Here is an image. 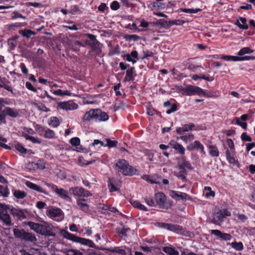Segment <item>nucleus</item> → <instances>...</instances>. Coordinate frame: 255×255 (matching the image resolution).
I'll use <instances>...</instances> for the list:
<instances>
[{
  "label": "nucleus",
  "mask_w": 255,
  "mask_h": 255,
  "mask_svg": "<svg viewBox=\"0 0 255 255\" xmlns=\"http://www.w3.org/2000/svg\"><path fill=\"white\" fill-rule=\"evenodd\" d=\"M195 127L194 124L190 123L187 124L182 125L181 127H177L176 129V132L178 134L183 135L186 132L192 131Z\"/></svg>",
  "instance_id": "13"
},
{
  "label": "nucleus",
  "mask_w": 255,
  "mask_h": 255,
  "mask_svg": "<svg viewBox=\"0 0 255 255\" xmlns=\"http://www.w3.org/2000/svg\"><path fill=\"white\" fill-rule=\"evenodd\" d=\"M208 58H213L214 59H220L227 61H232V55H227L224 54H214L208 56Z\"/></svg>",
  "instance_id": "30"
},
{
  "label": "nucleus",
  "mask_w": 255,
  "mask_h": 255,
  "mask_svg": "<svg viewBox=\"0 0 255 255\" xmlns=\"http://www.w3.org/2000/svg\"><path fill=\"white\" fill-rule=\"evenodd\" d=\"M254 57L250 56H245L242 57H239L237 56L232 55V61H241L245 60H253Z\"/></svg>",
  "instance_id": "34"
},
{
  "label": "nucleus",
  "mask_w": 255,
  "mask_h": 255,
  "mask_svg": "<svg viewBox=\"0 0 255 255\" xmlns=\"http://www.w3.org/2000/svg\"><path fill=\"white\" fill-rule=\"evenodd\" d=\"M182 90L187 96L205 94V92L203 89L199 87L192 86L191 85H187L185 88H183Z\"/></svg>",
  "instance_id": "8"
},
{
  "label": "nucleus",
  "mask_w": 255,
  "mask_h": 255,
  "mask_svg": "<svg viewBox=\"0 0 255 255\" xmlns=\"http://www.w3.org/2000/svg\"><path fill=\"white\" fill-rule=\"evenodd\" d=\"M63 237L68 240L72 242L79 243L82 245L87 246L91 248H96V246L91 240L78 237L72 234L67 230H62L61 231Z\"/></svg>",
  "instance_id": "4"
},
{
  "label": "nucleus",
  "mask_w": 255,
  "mask_h": 255,
  "mask_svg": "<svg viewBox=\"0 0 255 255\" xmlns=\"http://www.w3.org/2000/svg\"><path fill=\"white\" fill-rule=\"evenodd\" d=\"M26 212V210L24 209H16L13 207L10 209V214L14 217H16L19 220L24 219L26 218L25 215Z\"/></svg>",
  "instance_id": "17"
},
{
  "label": "nucleus",
  "mask_w": 255,
  "mask_h": 255,
  "mask_svg": "<svg viewBox=\"0 0 255 255\" xmlns=\"http://www.w3.org/2000/svg\"><path fill=\"white\" fill-rule=\"evenodd\" d=\"M169 196L173 199L176 201H188L191 200V197L186 193L177 191L175 190H170L169 192Z\"/></svg>",
  "instance_id": "11"
},
{
  "label": "nucleus",
  "mask_w": 255,
  "mask_h": 255,
  "mask_svg": "<svg viewBox=\"0 0 255 255\" xmlns=\"http://www.w3.org/2000/svg\"><path fill=\"white\" fill-rule=\"evenodd\" d=\"M144 201L149 206L155 207L156 205L155 201L152 198L146 197L144 198Z\"/></svg>",
  "instance_id": "52"
},
{
  "label": "nucleus",
  "mask_w": 255,
  "mask_h": 255,
  "mask_svg": "<svg viewBox=\"0 0 255 255\" xmlns=\"http://www.w3.org/2000/svg\"><path fill=\"white\" fill-rule=\"evenodd\" d=\"M0 219L8 226L12 224L10 217L7 211V206L5 205L0 204Z\"/></svg>",
  "instance_id": "10"
},
{
  "label": "nucleus",
  "mask_w": 255,
  "mask_h": 255,
  "mask_svg": "<svg viewBox=\"0 0 255 255\" xmlns=\"http://www.w3.org/2000/svg\"><path fill=\"white\" fill-rule=\"evenodd\" d=\"M43 136L48 139L54 138L55 137V133L54 130L47 128L45 131Z\"/></svg>",
  "instance_id": "39"
},
{
  "label": "nucleus",
  "mask_w": 255,
  "mask_h": 255,
  "mask_svg": "<svg viewBox=\"0 0 255 255\" xmlns=\"http://www.w3.org/2000/svg\"><path fill=\"white\" fill-rule=\"evenodd\" d=\"M13 195L17 199H23L26 196L27 194L23 191L17 190H14L13 192Z\"/></svg>",
  "instance_id": "45"
},
{
  "label": "nucleus",
  "mask_w": 255,
  "mask_h": 255,
  "mask_svg": "<svg viewBox=\"0 0 255 255\" xmlns=\"http://www.w3.org/2000/svg\"><path fill=\"white\" fill-rule=\"evenodd\" d=\"M177 165L179 169H183V167H185L190 170L193 169V167L190 162L186 160L185 157L179 158L178 159Z\"/></svg>",
  "instance_id": "19"
},
{
  "label": "nucleus",
  "mask_w": 255,
  "mask_h": 255,
  "mask_svg": "<svg viewBox=\"0 0 255 255\" xmlns=\"http://www.w3.org/2000/svg\"><path fill=\"white\" fill-rule=\"evenodd\" d=\"M254 52V50L251 49L248 47H245L241 48L238 52V55L239 56H243L246 54H251Z\"/></svg>",
  "instance_id": "42"
},
{
  "label": "nucleus",
  "mask_w": 255,
  "mask_h": 255,
  "mask_svg": "<svg viewBox=\"0 0 255 255\" xmlns=\"http://www.w3.org/2000/svg\"><path fill=\"white\" fill-rule=\"evenodd\" d=\"M25 224L36 233L46 237H55V233L49 225H45L31 221L25 222Z\"/></svg>",
  "instance_id": "2"
},
{
  "label": "nucleus",
  "mask_w": 255,
  "mask_h": 255,
  "mask_svg": "<svg viewBox=\"0 0 255 255\" xmlns=\"http://www.w3.org/2000/svg\"><path fill=\"white\" fill-rule=\"evenodd\" d=\"M231 246L233 249L238 251H242L244 249V245L242 242H232L231 244Z\"/></svg>",
  "instance_id": "43"
},
{
  "label": "nucleus",
  "mask_w": 255,
  "mask_h": 255,
  "mask_svg": "<svg viewBox=\"0 0 255 255\" xmlns=\"http://www.w3.org/2000/svg\"><path fill=\"white\" fill-rule=\"evenodd\" d=\"M13 233L16 238L26 242L35 244L37 241L34 234L26 232L24 229L14 228L13 229Z\"/></svg>",
  "instance_id": "6"
},
{
  "label": "nucleus",
  "mask_w": 255,
  "mask_h": 255,
  "mask_svg": "<svg viewBox=\"0 0 255 255\" xmlns=\"http://www.w3.org/2000/svg\"><path fill=\"white\" fill-rule=\"evenodd\" d=\"M85 199L79 198L76 200V202L80 209L85 213H87L89 211V205L86 203Z\"/></svg>",
  "instance_id": "24"
},
{
  "label": "nucleus",
  "mask_w": 255,
  "mask_h": 255,
  "mask_svg": "<svg viewBox=\"0 0 255 255\" xmlns=\"http://www.w3.org/2000/svg\"><path fill=\"white\" fill-rule=\"evenodd\" d=\"M86 36L89 39H86L85 43L90 47V52L93 53L95 56H100L102 53L103 45L97 40L96 35L87 33Z\"/></svg>",
  "instance_id": "5"
},
{
  "label": "nucleus",
  "mask_w": 255,
  "mask_h": 255,
  "mask_svg": "<svg viewBox=\"0 0 255 255\" xmlns=\"http://www.w3.org/2000/svg\"><path fill=\"white\" fill-rule=\"evenodd\" d=\"M45 168V163L41 160H39L37 162H36V168L43 169Z\"/></svg>",
  "instance_id": "61"
},
{
  "label": "nucleus",
  "mask_w": 255,
  "mask_h": 255,
  "mask_svg": "<svg viewBox=\"0 0 255 255\" xmlns=\"http://www.w3.org/2000/svg\"><path fill=\"white\" fill-rule=\"evenodd\" d=\"M162 251L169 255H179V254L177 250L171 247H163Z\"/></svg>",
  "instance_id": "33"
},
{
  "label": "nucleus",
  "mask_w": 255,
  "mask_h": 255,
  "mask_svg": "<svg viewBox=\"0 0 255 255\" xmlns=\"http://www.w3.org/2000/svg\"><path fill=\"white\" fill-rule=\"evenodd\" d=\"M143 56L141 58L142 59L144 58H148V57H151L153 56L154 53L152 51L146 50L143 51Z\"/></svg>",
  "instance_id": "58"
},
{
  "label": "nucleus",
  "mask_w": 255,
  "mask_h": 255,
  "mask_svg": "<svg viewBox=\"0 0 255 255\" xmlns=\"http://www.w3.org/2000/svg\"><path fill=\"white\" fill-rule=\"evenodd\" d=\"M108 251L113 253H119L121 254H124L125 253V251L123 249H117V248L108 249Z\"/></svg>",
  "instance_id": "60"
},
{
  "label": "nucleus",
  "mask_w": 255,
  "mask_h": 255,
  "mask_svg": "<svg viewBox=\"0 0 255 255\" xmlns=\"http://www.w3.org/2000/svg\"><path fill=\"white\" fill-rule=\"evenodd\" d=\"M154 197L156 205H159L160 207H163L166 200L165 195L162 192H158L155 194Z\"/></svg>",
  "instance_id": "20"
},
{
  "label": "nucleus",
  "mask_w": 255,
  "mask_h": 255,
  "mask_svg": "<svg viewBox=\"0 0 255 255\" xmlns=\"http://www.w3.org/2000/svg\"><path fill=\"white\" fill-rule=\"evenodd\" d=\"M47 186L50 187L51 190L61 199L68 202L71 201L72 198L69 196L68 192L67 190L63 188H59L57 185L53 184H48Z\"/></svg>",
  "instance_id": "7"
},
{
  "label": "nucleus",
  "mask_w": 255,
  "mask_h": 255,
  "mask_svg": "<svg viewBox=\"0 0 255 255\" xmlns=\"http://www.w3.org/2000/svg\"><path fill=\"white\" fill-rule=\"evenodd\" d=\"M18 18H21L24 19H26V17L25 16L22 15L21 13L18 12L17 11H14L12 14L11 18L12 19H15Z\"/></svg>",
  "instance_id": "56"
},
{
  "label": "nucleus",
  "mask_w": 255,
  "mask_h": 255,
  "mask_svg": "<svg viewBox=\"0 0 255 255\" xmlns=\"http://www.w3.org/2000/svg\"><path fill=\"white\" fill-rule=\"evenodd\" d=\"M60 124L59 119L56 117H52L50 119L48 125L53 128H57Z\"/></svg>",
  "instance_id": "40"
},
{
  "label": "nucleus",
  "mask_w": 255,
  "mask_h": 255,
  "mask_svg": "<svg viewBox=\"0 0 255 255\" xmlns=\"http://www.w3.org/2000/svg\"><path fill=\"white\" fill-rule=\"evenodd\" d=\"M135 72L134 67H130L128 68L126 71V75L124 78V81L125 82H129L131 81H133L134 78L133 76V73Z\"/></svg>",
  "instance_id": "25"
},
{
  "label": "nucleus",
  "mask_w": 255,
  "mask_h": 255,
  "mask_svg": "<svg viewBox=\"0 0 255 255\" xmlns=\"http://www.w3.org/2000/svg\"><path fill=\"white\" fill-rule=\"evenodd\" d=\"M46 214L49 218L58 221L56 218L61 217L62 211L58 208H51L47 210Z\"/></svg>",
  "instance_id": "16"
},
{
  "label": "nucleus",
  "mask_w": 255,
  "mask_h": 255,
  "mask_svg": "<svg viewBox=\"0 0 255 255\" xmlns=\"http://www.w3.org/2000/svg\"><path fill=\"white\" fill-rule=\"evenodd\" d=\"M109 118L107 113L100 109H92L85 113L83 117V122H89L94 120L96 122H105Z\"/></svg>",
  "instance_id": "1"
},
{
  "label": "nucleus",
  "mask_w": 255,
  "mask_h": 255,
  "mask_svg": "<svg viewBox=\"0 0 255 255\" xmlns=\"http://www.w3.org/2000/svg\"><path fill=\"white\" fill-rule=\"evenodd\" d=\"M194 138V135L191 133H189L185 135H181L180 137H177V139H181L186 143H187L190 141L193 140Z\"/></svg>",
  "instance_id": "32"
},
{
  "label": "nucleus",
  "mask_w": 255,
  "mask_h": 255,
  "mask_svg": "<svg viewBox=\"0 0 255 255\" xmlns=\"http://www.w3.org/2000/svg\"><path fill=\"white\" fill-rule=\"evenodd\" d=\"M196 144V149L199 150L200 153L203 154L204 156H205L206 155V153L204 150V147L203 145L200 142V141H198V142H196L195 143Z\"/></svg>",
  "instance_id": "47"
},
{
  "label": "nucleus",
  "mask_w": 255,
  "mask_h": 255,
  "mask_svg": "<svg viewBox=\"0 0 255 255\" xmlns=\"http://www.w3.org/2000/svg\"><path fill=\"white\" fill-rule=\"evenodd\" d=\"M27 187L31 189H32L33 190H35L36 191H37L39 193H42L45 194H47L46 191L43 189L42 188L40 187L39 186L30 182V181H27L25 183Z\"/></svg>",
  "instance_id": "26"
},
{
  "label": "nucleus",
  "mask_w": 255,
  "mask_h": 255,
  "mask_svg": "<svg viewBox=\"0 0 255 255\" xmlns=\"http://www.w3.org/2000/svg\"><path fill=\"white\" fill-rule=\"evenodd\" d=\"M116 166L118 168L119 171L125 176H132L139 174V170L130 165L125 159H119L116 163Z\"/></svg>",
  "instance_id": "3"
},
{
  "label": "nucleus",
  "mask_w": 255,
  "mask_h": 255,
  "mask_svg": "<svg viewBox=\"0 0 255 255\" xmlns=\"http://www.w3.org/2000/svg\"><path fill=\"white\" fill-rule=\"evenodd\" d=\"M142 179L146 181L147 182L151 184H159L156 181V179L152 176L149 175L144 174L141 177Z\"/></svg>",
  "instance_id": "41"
},
{
  "label": "nucleus",
  "mask_w": 255,
  "mask_h": 255,
  "mask_svg": "<svg viewBox=\"0 0 255 255\" xmlns=\"http://www.w3.org/2000/svg\"><path fill=\"white\" fill-rule=\"evenodd\" d=\"M70 143L74 146H77L80 145V139L79 137H74L72 138L70 140Z\"/></svg>",
  "instance_id": "53"
},
{
  "label": "nucleus",
  "mask_w": 255,
  "mask_h": 255,
  "mask_svg": "<svg viewBox=\"0 0 255 255\" xmlns=\"http://www.w3.org/2000/svg\"><path fill=\"white\" fill-rule=\"evenodd\" d=\"M122 57L124 60L132 62L133 64L136 62V60L132 58L138 59V53L136 50L132 51L130 54H124L122 56Z\"/></svg>",
  "instance_id": "21"
},
{
  "label": "nucleus",
  "mask_w": 255,
  "mask_h": 255,
  "mask_svg": "<svg viewBox=\"0 0 255 255\" xmlns=\"http://www.w3.org/2000/svg\"><path fill=\"white\" fill-rule=\"evenodd\" d=\"M108 7L105 3H101L98 7V9L99 11L104 12L106 9H108Z\"/></svg>",
  "instance_id": "63"
},
{
  "label": "nucleus",
  "mask_w": 255,
  "mask_h": 255,
  "mask_svg": "<svg viewBox=\"0 0 255 255\" xmlns=\"http://www.w3.org/2000/svg\"><path fill=\"white\" fill-rule=\"evenodd\" d=\"M120 46L117 45L115 47H112L108 54V56H112L116 54H120L121 51Z\"/></svg>",
  "instance_id": "38"
},
{
  "label": "nucleus",
  "mask_w": 255,
  "mask_h": 255,
  "mask_svg": "<svg viewBox=\"0 0 255 255\" xmlns=\"http://www.w3.org/2000/svg\"><path fill=\"white\" fill-rule=\"evenodd\" d=\"M66 255H84L79 250L76 249H68L66 251Z\"/></svg>",
  "instance_id": "48"
},
{
  "label": "nucleus",
  "mask_w": 255,
  "mask_h": 255,
  "mask_svg": "<svg viewBox=\"0 0 255 255\" xmlns=\"http://www.w3.org/2000/svg\"><path fill=\"white\" fill-rule=\"evenodd\" d=\"M19 33L23 37L30 38L32 36L36 34V32L29 29H24L19 30Z\"/></svg>",
  "instance_id": "29"
},
{
  "label": "nucleus",
  "mask_w": 255,
  "mask_h": 255,
  "mask_svg": "<svg viewBox=\"0 0 255 255\" xmlns=\"http://www.w3.org/2000/svg\"><path fill=\"white\" fill-rule=\"evenodd\" d=\"M202 9L200 8H180V11L184 12L185 13H197L199 11H202Z\"/></svg>",
  "instance_id": "46"
},
{
  "label": "nucleus",
  "mask_w": 255,
  "mask_h": 255,
  "mask_svg": "<svg viewBox=\"0 0 255 255\" xmlns=\"http://www.w3.org/2000/svg\"><path fill=\"white\" fill-rule=\"evenodd\" d=\"M125 39L127 41H137L141 39V37L137 35L132 34V35H126L124 37Z\"/></svg>",
  "instance_id": "44"
},
{
  "label": "nucleus",
  "mask_w": 255,
  "mask_h": 255,
  "mask_svg": "<svg viewBox=\"0 0 255 255\" xmlns=\"http://www.w3.org/2000/svg\"><path fill=\"white\" fill-rule=\"evenodd\" d=\"M33 126L36 131L38 133V134L40 136H43L46 128H45L43 126L36 123H34Z\"/></svg>",
  "instance_id": "36"
},
{
  "label": "nucleus",
  "mask_w": 255,
  "mask_h": 255,
  "mask_svg": "<svg viewBox=\"0 0 255 255\" xmlns=\"http://www.w3.org/2000/svg\"><path fill=\"white\" fill-rule=\"evenodd\" d=\"M15 149L20 153L23 154H25L27 153H28L29 151H31L30 149L28 150L26 148H25L22 144L20 143H17L15 145Z\"/></svg>",
  "instance_id": "35"
},
{
  "label": "nucleus",
  "mask_w": 255,
  "mask_h": 255,
  "mask_svg": "<svg viewBox=\"0 0 255 255\" xmlns=\"http://www.w3.org/2000/svg\"><path fill=\"white\" fill-rule=\"evenodd\" d=\"M108 185L109 190L111 192L117 191L119 190V189L118 188H117L114 185V184L111 182V179H109V180Z\"/></svg>",
  "instance_id": "51"
},
{
  "label": "nucleus",
  "mask_w": 255,
  "mask_h": 255,
  "mask_svg": "<svg viewBox=\"0 0 255 255\" xmlns=\"http://www.w3.org/2000/svg\"><path fill=\"white\" fill-rule=\"evenodd\" d=\"M25 87L28 90L30 91H31L34 93L37 92L36 88L34 87L30 82L27 81L25 83Z\"/></svg>",
  "instance_id": "59"
},
{
  "label": "nucleus",
  "mask_w": 255,
  "mask_h": 255,
  "mask_svg": "<svg viewBox=\"0 0 255 255\" xmlns=\"http://www.w3.org/2000/svg\"><path fill=\"white\" fill-rule=\"evenodd\" d=\"M178 110L177 106L176 104H174L169 107L166 110V113L168 115L176 112Z\"/></svg>",
  "instance_id": "54"
},
{
  "label": "nucleus",
  "mask_w": 255,
  "mask_h": 255,
  "mask_svg": "<svg viewBox=\"0 0 255 255\" xmlns=\"http://www.w3.org/2000/svg\"><path fill=\"white\" fill-rule=\"evenodd\" d=\"M210 232L212 235L218 237L221 241H230L232 239V236L230 234L223 233L219 230H212Z\"/></svg>",
  "instance_id": "15"
},
{
  "label": "nucleus",
  "mask_w": 255,
  "mask_h": 255,
  "mask_svg": "<svg viewBox=\"0 0 255 255\" xmlns=\"http://www.w3.org/2000/svg\"><path fill=\"white\" fill-rule=\"evenodd\" d=\"M21 136L24 137L26 140L31 141L33 143L40 144L41 143V140L38 138L30 136L24 132L21 133Z\"/></svg>",
  "instance_id": "31"
},
{
  "label": "nucleus",
  "mask_w": 255,
  "mask_h": 255,
  "mask_svg": "<svg viewBox=\"0 0 255 255\" xmlns=\"http://www.w3.org/2000/svg\"><path fill=\"white\" fill-rule=\"evenodd\" d=\"M6 112L7 116L11 118H16L18 116V112L16 109L9 107H7V110Z\"/></svg>",
  "instance_id": "37"
},
{
  "label": "nucleus",
  "mask_w": 255,
  "mask_h": 255,
  "mask_svg": "<svg viewBox=\"0 0 255 255\" xmlns=\"http://www.w3.org/2000/svg\"><path fill=\"white\" fill-rule=\"evenodd\" d=\"M209 153L212 157H218L219 155V151L216 145H208Z\"/></svg>",
  "instance_id": "28"
},
{
  "label": "nucleus",
  "mask_w": 255,
  "mask_h": 255,
  "mask_svg": "<svg viewBox=\"0 0 255 255\" xmlns=\"http://www.w3.org/2000/svg\"><path fill=\"white\" fill-rule=\"evenodd\" d=\"M69 191L75 196L89 197L92 196V194L89 191L82 187H71Z\"/></svg>",
  "instance_id": "9"
},
{
  "label": "nucleus",
  "mask_w": 255,
  "mask_h": 255,
  "mask_svg": "<svg viewBox=\"0 0 255 255\" xmlns=\"http://www.w3.org/2000/svg\"><path fill=\"white\" fill-rule=\"evenodd\" d=\"M227 160L230 164H233L234 166H236L238 168L240 167L241 165L239 161L237 159H236V158L233 156L229 158Z\"/></svg>",
  "instance_id": "50"
},
{
  "label": "nucleus",
  "mask_w": 255,
  "mask_h": 255,
  "mask_svg": "<svg viewBox=\"0 0 255 255\" xmlns=\"http://www.w3.org/2000/svg\"><path fill=\"white\" fill-rule=\"evenodd\" d=\"M0 194L3 197H7L9 194V190L7 186L0 185Z\"/></svg>",
  "instance_id": "49"
},
{
  "label": "nucleus",
  "mask_w": 255,
  "mask_h": 255,
  "mask_svg": "<svg viewBox=\"0 0 255 255\" xmlns=\"http://www.w3.org/2000/svg\"><path fill=\"white\" fill-rule=\"evenodd\" d=\"M237 217L243 223L245 222L248 219L246 215L243 214H238Z\"/></svg>",
  "instance_id": "64"
},
{
  "label": "nucleus",
  "mask_w": 255,
  "mask_h": 255,
  "mask_svg": "<svg viewBox=\"0 0 255 255\" xmlns=\"http://www.w3.org/2000/svg\"><path fill=\"white\" fill-rule=\"evenodd\" d=\"M169 144L176 151V153L181 155H184L185 154V149L183 145L180 143L172 140L170 141Z\"/></svg>",
  "instance_id": "22"
},
{
  "label": "nucleus",
  "mask_w": 255,
  "mask_h": 255,
  "mask_svg": "<svg viewBox=\"0 0 255 255\" xmlns=\"http://www.w3.org/2000/svg\"><path fill=\"white\" fill-rule=\"evenodd\" d=\"M169 231L185 236H188L189 233L188 231H186L181 226L177 224H171Z\"/></svg>",
  "instance_id": "18"
},
{
  "label": "nucleus",
  "mask_w": 255,
  "mask_h": 255,
  "mask_svg": "<svg viewBox=\"0 0 255 255\" xmlns=\"http://www.w3.org/2000/svg\"><path fill=\"white\" fill-rule=\"evenodd\" d=\"M58 107L60 109L66 111L76 110L78 106L73 102L68 101L67 102H59L58 104Z\"/></svg>",
  "instance_id": "14"
},
{
  "label": "nucleus",
  "mask_w": 255,
  "mask_h": 255,
  "mask_svg": "<svg viewBox=\"0 0 255 255\" xmlns=\"http://www.w3.org/2000/svg\"><path fill=\"white\" fill-rule=\"evenodd\" d=\"M110 7L113 10H117L120 8V5L118 1L114 0L111 3Z\"/></svg>",
  "instance_id": "55"
},
{
  "label": "nucleus",
  "mask_w": 255,
  "mask_h": 255,
  "mask_svg": "<svg viewBox=\"0 0 255 255\" xmlns=\"http://www.w3.org/2000/svg\"><path fill=\"white\" fill-rule=\"evenodd\" d=\"M241 138L243 141H251L252 138L248 135L246 132H243L242 133Z\"/></svg>",
  "instance_id": "57"
},
{
  "label": "nucleus",
  "mask_w": 255,
  "mask_h": 255,
  "mask_svg": "<svg viewBox=\"0 0 255 255\" xmlns=\"http://www.w3.org/2000/svg\"><path fill=\"white\" fill-rule=\"evenodd\" d=\"M246 18L240 16L234 22V24L243 30H247L249 28V25L247 23Z\"/></svg>",
  "instance_id": "23"
},
{
  "label": "nucleus",
  "mask_w": 255,
  "mask_h": 255,
  "mask_svg": "<svg viewBox=\"0 0 255 255\" xmlns=\"http://www.w3.org/2000/svg\"><path fill=\"white\" fill-rule=\"evenodd\" d=\"M231 213L227 209L220 210L214 214L213 221L214 223L222 222L224 218L227 216H230Z\"/></svg>",
  "instance_id": "12"
},
{
  "label": "nucleus",
  "mask_w": 255,
  "mask_h": 255,
  "mask_svg": "<svg viewBox=\"0 0 255 255\" xmlns=\"http://www.w3.org/2000/svg\"><path fill=\"white\" fill-rule=\"evenodd\" d=\"M19 36L15 35L7 39V45H8L10 50H13L17 45V39Z\"/></svg>",
  "instance_id": "27"
},
{
  "label": "nucleus",
  "mask_w": 255,
  "mask_h": 255,
  "mask_svg": "<svg viewBox=\"0 0 255 255\" xmlns=\"http://www.w3.org/2000/svg\"><path fill=\"white\" fill-rule=\"evenodd\" d=\"M118 141L116 140H112L110 139H107V144L110 147H113L117 145Z\"/></svg>",
  "instance_id": "62"
}]
</instances>
